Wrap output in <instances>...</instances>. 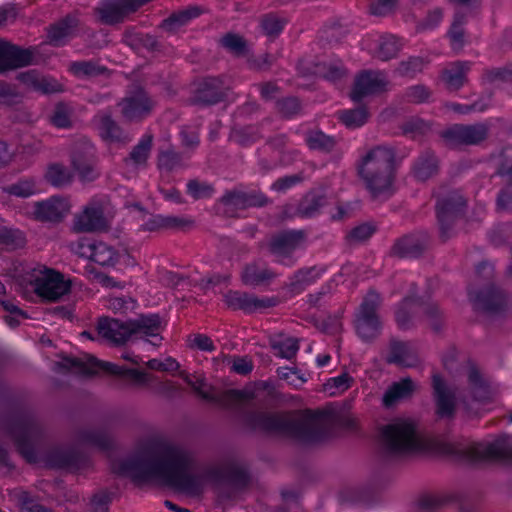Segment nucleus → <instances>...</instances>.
Masks as SVG:
<instances>
[{"instance_id": "f257e3e1", "label": "nucleus", "mask_w": 512, "mask_h": 512, "mask_svg": "<svg viewBox=\"0 0 512 512\" xmlns=\"http://www.w3.org/2000/svg\"><path fill=\"white\" fill-rule=\"evenodd\" d=\"M181 377L204 400L217 404L227 410L241 414L242 422L252 430L284 435L306 443L322 441L326 438L333 423L330 411H307L299 416L287 413H270L247 409L248 402L254 398L250 389L228 390L216 393L201 375L193 377L182 372Z\"/></svg>"}, {"instance_id": "f03ea898", "label": "nucleus", "mask_w": 512, "mask_h": 512, "mask_svg": "<svg viewBox=\"0 0 512 512\" xmlns=\"http://www.w3.org/2000/svg\"><path fill=\"white\" fill-rule=\"evenodd\" d=\"M112 468L134 480L155 481L192 496L202 494L205 480L219 481L226 476L221 466L210 467L203 475L194 474L193 452L170 441L154 443L133 457L114 463Z\"/></svg>"}, {"instance_id": "7ed1b4c3", "label": "nucleus", "mask_w": 512, "mask_h": 512, "mask_svg": "<svg viewBox=\"0 0 512 512\" xmlns=\"http://www.w3.org/2000/svg\"><path fill=\"white\" fill-rule=\"evenodd\" d=\"M395 151L379 145L367 152L359 164V175L374 198L391 196L394 192Z\"/></svg>"}, {"instance_id": "20e7f679", "label": "nucleus", "mask_w": 512, "mask_h": 512, "mask_svg": "<svg viewBox=\"0 0 512 512\" xmlns=\"http://www.w3.org/2000/svg\"><path fill=\"white\" fill-rule=\"evenodd\" d=\"M381 439L385 453L392 457L419 453L429 448L427 441L410 420L399 419L385 426Z\"/></svg>"}, {"instance_id": "39448f33", "label": "nucleus", "mask_w": 512, "mask_h": 512, "mask_svg": "<svg viewBox=\"0 0 512 512\" xmlns=\"http://www.w3.org/2000/svg\"><path fill=\"white\" fill-rule=\"evenodd\" d=\"M62 365L83 376L105 373L129 377L140 384H146L149 381V375L143 371L111 362L99 361L88 355L83 358L66 357L62 361Z\"/></svg>"}, {"instance_id": "423d86ee", "label": "nucleus", "mask_w": 512, "mask_h": 512, "mask_svg": "<svg viewBox=\"0 0 512 512\" xmlns=\"http://www.w3.org/2000/svg\"><path fill=\"white\" fill-rule=\"evenodd\" d=\"M411 287L410 294L401 301L395 310V321L398 327L402 330L411 328L421 312L433 329L438 330L440 310L437 304L417 298L413 283H411Z\"/></svg>"}, {"instance_id": "0eeeda50", "label": "nucleus", "mask_w": 512, "mask_h": 512, "mask_svg": "<svg viewBox=\"0 0 512 512\" xmlns=\"http://www.w3.org/2000/svg\"><path fill=\"white\" fill-rule=\"evenodd\" d=\"M381 304V295L375 290H370L355 313L354 326L357 335L363 341H372L381 333L382 322L378 314Z\"/></svg>"}, {"instance_id": "6e6552de", "label": "nucleus", "mask_w": 512, "mask_h": 512, "mask_svg": "<svg viewBox=\"0 0 512 512\" xmlns=\"http://www.w3.org/2000/svg\"><path fill=\"white\" fill-rule=\"evenodd\" d=\"M8 434L20 454L29 463H35L38 459L36 446L41 435L38 423L29 416L18 417L9 426Z\"/></svg>"}, {"instance_id": "1a4fd4ad", "label": "nucleus", "mask_w": 512, "mask_h": 512, "mask_svg": "<svg viewBox=\"0 0 512 512\" xmlns=\"http://www.w3.org/2000/svg\"><path fill=\"white\" fill-rule=\"evenodd\" d=\"M30 281L36 294L49 301H57L70 291V281L44 265H38L31 271Z\"/></svg>"}, {"instance_id": "9d476101", "label": "nucleus", "mask_w": 512, "mask_h": 512, "mask_svg": "<svg viewBox=\"0 0 512 512\" xmlns=\"http://www.w3.org/2000/svg\"><path fill=\"white\" fill-rule=\"evenodd\" d=\"M151 0H100L95 8L99 21L105 25L124 22L128 16L136 12Z\"/></svg>"}, {"instance_id": "9b49d317", "label": "nucleus", "mask_w": 512, "mask_h": 512, "mask_svg": "<svg viewBox=\"0 0 512 512\" xmlns=\"http://www.w3.org/2000/svg\"><path fill=\"white\" fill-rule=\"evenodd\" d=\"M465 454L470 461L512 459V437L504 436L491 442L473 443Z\"/></svg>"}, {"instance_id": "f8f14e48", "label": "nucleus", "mask_w": 512, "mask_h": 512, "mask_svg": "<svg viewBox=\"0 0 512 512\" xmlns=\"http://www.w3.org/2000/svg\"><path fill=\"white\" fill-rule=\"evenodd\" d=\"M465 199L456 191L448 193L445 197L438 198L436 204V215L440 227L441 236L447 239L451 236L455 220L461 214Z\"/></svg>"}, {"instance_id": "ddd939ff", "label": "nucleus", "mask_w": 512, "mask_h": 512, "mask_svg": "<svg viewBox=\"0 0 512 512\" xmlns=\"http://www.w3.org/2000/svg\"><path fill=\"white\" fill-rule=\"evenodd\" d=\"M304 234L301 231H287L275 236L270 243V251L276 261L290 267L296 262L295 252L301 248Z\"/></svg>"}, {"instance_id": "4468645a", "label": "nucleus", "mask_w": 512, "mask_h": 512, "mask_svg": "<svg viewBox=\"0 0 512 512\" xmlns=\"http://www.w3.org/2000/svg\"><path fill=\"white\" fill-rule=\"evenodd\" d=\"M488 136V126L484 123L453 125L443 132L444 139L451 145H477Z\"/></svg>"}, {"instance_id": "2eb2a0df", "label": "nucleus", "mask_w": 512, "mask_h": 512, "mask_svg": "<svg viewBox=\"0 0 512 512\" xmlns=\"http://www.w3.org/2000/svg\"><path fill=\"white\" fill-rule=\"evenodd\" d=\"M388 81L384 73L379 71H364L355 80L351 98L359 102L362 98L380 93L387 87Z\"/></svg>"}, {"instance_id": "dca6fc26", "label": "nucleus", "mask_w": 512, "mask_h": 512, "mask_svg": "<svg viewBox=\"0 0 512 512\" xmlns=\"http://www.w3.org/2000/svg\"><path fill=\"white\" fill-rule=\"evenodd\" d=\"M119 105L124 118L129 121H137L150 114L154 103L144 90L139 89L127 95Z\"/></svg>"}, {"instance_id": "f3484780", "label": "nucleus", "mask_w": 512, "mask_h": 512, "mask_svg": "<svg viewBox=\"0 0 512 512\" xmlns=\"http://www.w3.org/2000/svg\"><path fill=\"white\" fill-rule=\"evenodd\" d=\"M432 388L437 414L440 417H451L456 406L455 391L438 373L432 375Z\"/></svg>"}, {"instance_id": "a211bd4d", "label": "nucleus", "mask_w": 512, "mask_h": 512, "mask_svg": "<svg viewBox=\"0 0 512 512\" xmlns=\"http://www.w3.org/2000/svg\"><path fill=\"white\" fill-rule=\"evenodd\" d=\"M131 329V337L137 335L140 337L151 338L148 342L154 346H158L162 340L160 333L163 325L162 320L158 314H144L140 315L137 319L129 321Z\"/></svg>"}, {"instance_id": "6ab92c4d", "label": "nucleus", "mask_w": 512, "mask_h": 512, "mask_svg": "<svg viewBox=\"0 0 512 512\" xmlns=\"http://www.w3.org/2000/svg\"><path fill=\"white\" fill-rule=\"evenodd\" d=\"M69 211V203L59 196L34 203L33 215L42 222H59Z\"/></svg>"}, {"instance_id": "aec40b11", "label": "nucleus", "mask_w": 512, "mask_h": 512, "mask_svg": "<svg viewBox=\"0 0 512 512\" xmlns=\"http://www.w3.org/2000/svg\"><path fill=\"white\" fill-rule=\"evenodd\" d=\"M386 361L400 367L412 368L419 364L420 359L415 344L392 340Z\"/></svg>"}, {"instance_id": "412c9836", "label": "nucleus", "mask_w": 512, "mask_h": 512, "mask_svg": "<svg viewBox=\"0 0 512 512\" xmlns=\"http://www.w3.org/2000/svg\"><path fill=\"white\" fill-rule=\"evenodd\" d=\"M104 212L99 204H90L75 215L73 229L76 232H95L106 227Z\"/></svg>"}, {"instance_id": "4be33fe9", "label": "nucleus", "mask_w": 512, "mask_h": 512, "mask_svg": "<svg viewBox=\"0 0 512 512\" xmlns=\"http://www.w3.org/2000/svg\"><path fill=\"white\" fill-rule=\"evenodd\" d=\"M98 335L111 344H123L131 338L129 322L104 317L97 324Z\"/></svg>"}, {"instance_id": "5701e85b", "label": "nucleus", "mask_w": 512, "mask_h": 512, "mask_svg": "<svg viewBox=\"0 0 512 512\" xmlns=\"http://www.w3.org/2000/svg\"><path fill=\"white\" fill-rule=\"evenodd\" d=\"M33 54L29 49H20L0 41V72L26 66L32 63Z\"/></svg>"}, {"instance_id": "b1692460", "label": "nucleus", "mask_w": 512, "mask_h": 512, "mask_svg": "<svg viewBox=\"0 0 512 512\" xmlns=\"http://www.w3.org/2000/svg\"><path fill=\"white\" fill-rule=\"evenodd\" d=\"M224 301L228 307L234 310H243L247 313L272 305L271 300L268 298H258L252 294L240 291H229L224 295Z\"/></svg>"}, {"instance_id": "393cba45", "label": "nucleus", "mask_w": 512, "mask_h": 512, "mask_svg": "<svg viewBox=\"0 0 512 512\" xmlns=\"http://www.w3.org/2000/svg\"><path fill=\"white\" fill-rule=\"evenodd\" d=\"M222 202L226 207V213H233L234 210L238 209L262 206L265 203V197L254 192L234 191L224 195Z\"/></svg>"}, {"instance_id": "a878e982", "label": "nucleus", "mask_w": 512, "mask_h": 512, "mask_svg": "<svg viewBox=\"0 0 512 512\" xmlns=\"http://www.w3.org/2000/svg\"><path fill=\"white\" fill-rule=\"evenodd\" d=\"M418 385L410 377L402 378L393 382L385 391L382 397V403L385 407L390 408L402 400H406L414 394Z\"/></svg>"}, {"instance_id": "bb28decb", "label": "nucleus", "mask_w": 512, "mask_h": 512, "mask_svg": "<svg viewBox=\"0 0 512 512\" xmlns=\"http://www.w3.org/2000/svg\"><path fill=\"white\" fill-rule=\"evenodd\" d=\"M470 69L469 61L452 62L443 69L441 79L449 90L457 91L465 84Z\"/></svg>"}, {"instance_id": "cd10ccee", "label": "nucleus", "mask_w": 512, "mask_h": 512, "mask_svg": "<svg viewBox=\"0 0 512 512\" xmlns=\"http://www.w3.org/2000/svg\"><path fill=\"white\" fill-rule=\"evenodd\" d=\"M18 79L28 88L42 93H55L62 90L57 80L40 75L36 70L21 73Z\"/></svg>"}, {"instance_id": "c85d7f7f", "label": "nucleus", "mask_w": 512, "mask_h": 512, "mask_svg": "<svg viewBox=\"0 0 512 512\" xmlns=\"http://www.w3.org/2000/svg\"><path fill=\"white\" fill-rule=\"evenodd\" d=\"M78 23L79 21L76 16L68 15L53 25L48 32L50 43L54 46L64 45L75 34Z\"/></svg>"}, {"instance_id": "c756f323", "label": "nucleus", "mask_w": 512, "mask_h": 512, "mask_svg": "<svg viewBox=\"0 0 512 512\" xmlns=\"http://www.w3.org/2000/svg\"><path fill=\"white\" fill-rule=\"evenodd\" d=\"M470 297L480 309L487 312H498L506 304L504 293L494 287L481 291L475 296L470 293Z\"/></svg>"}, {"instance_id": "7c9ffc66", "label": "nucleus", "mask_w": 512, "mask_h": 512, "mask_svg": "<svg viewBox=\"0 0 512 512\" xmlns=\"http://www.w3.org/2000/svg\"><path fill=\"white\" fill-rule=\"evenodd\" d=\"M241 278L246 285L258 286L271 281L275 274L263 263L254 262L243 269Z\"/></svg>"}, {"instance_id": "2f4dec72", "label": "nucleus", "mask_w": 512, "mask_h": 512, "mask_svg": "<svg viewBox=\"0 0 512 512\" xmlns=\"http://www.w3.org/2000/svg\"><path fill=\"white\" fill-rule=\"evenodd\" d=\"M88 257L101 266H113L117 263L119 254L104 242H93L87 245Z\"/></svg>"}, {"instance_id": "473e14b6", "label": "nucleus", "mask_w": 512, "mask_h": 512, "mask_svg": "<svg viewBox=\"0 0 512 512\" xmlns=\"http://www.w3.org/2000/svg\"><path fill=\"white\" fill-rule=\"evenodd\" d=\"M270 343L275 355L287 360L293 359L299 350L298 340L283 334L273 336Z\"/></svg>"}, {"instance_id": "72a5a7b5", "label": "nucleus", "mask_w": 512, "mask_h": 512, "mask_svg": "<svg viewBox=\"0 0 512 512\" xmlns=\"http://www.w3.org/2000/svg\"><path fill=\"white\" fill-rule=\"evenodd\" d=\"M437 167L435 155L430 151H426L415 162L413 174L418 180L425 181L437 172Z\"/></svg>"}, {"instance_id": "f704fd0d", "label": "nucleus", "mask_w": 512, "mask_h": 512, "mask_svg": "<svg viewBox=\"0 0 512 512\" xmlns=\"http://www.w3.org/2000/svg\"><path fill=\"white\" fill-rule=\"evenodd\" d=\"M200 14L199 9L191 7L176 13L163 20L161 27L169 33H175L182 26L188 24L190 20L196 18Z\"/></svg>"}, {"instance_id": "c9c22d12", "label": "nucleus", "mask_w": 512, "mask_h": 512, "mask_svg": "<svg viewBox=\"0 0 512 512\" xmlns=\"http://www.w3.org/2000/svg\"><path fill=\"white\" fill-rule=\"evenodd\" d=\"M466 370L475 400L483 403L487 402L491 398V392L479 371L474 366L466 367Z\"/></svg>"}, {"instance_id": "e433bc0d", "label": "nucleus", "mask_w": 512, "mask_h": 512, "mask_svg": "<svg viewBox=\"0 0 512 512\" xmlns=\"http://www.w3.org/2000/svg\"><path fill=\"white\" fill-rule=\"evenodd\" d=\"M224 97V91L217 79H207L197 93V101L203 104H215Z\"/></svg>"}, {"instance_id": "4c0bfd02", "label": "nucleus", "mask_w": 512, "mask_h": 512, "mask_svg": "<svg viewBox=\"0 0 512 512\" xmlns=\"http://www.w3.org/2000/svg\"><path fill=\"white\" fill-rule=\"evenodd\" d=\"M423 249V245L414 236H405L393 246V253L399 257H415Z\"/></svg>"}, {"instance_id": "58836bf2", "label": "nucleus", "mask_w": 512, "mask_h": 512, "mask_svg": "<svg viewBox=\"0 0 512 512\" xmlns=\"http://www.w3.org/2000/svg\"><path fill=\"white\" fill-rule=\"evenodd\" d=\"M153 136L149 133L144 134L138 144L133 148L129 155V160L137 166H144L150 155Z\"/></svg>"}, {"instance_id": "ea45409f", "label": "nucleus", "mask_w": 512, "mask_h": 512, "mask_svg": "<svg viewBox=\"0 0 512 512\" xmlns=\"http://www.w3.org/2000/svg\"><path fill=\"white\" fill-rule=\"evenodd\" d=\"M4 191L16 197L27 198L39 192L34 178H23L4 188Z\"/></svg>"}, {"instance_id": "a19ab883", "label": "nucleus", "mask_w": 512, "mask_h": 512, "mask_svg": "<svg viewBox=\"0 0 512 512\" xmlns=\"http://www.w3.org/2000/svg\"><path fill=\"white\" fill-rule=\"evenodd\" d=\"M323 273L324 269L318 267L300 269L294 274L291 285L293 289H303L316 282Z\"/></svg>"}, {"instance_id": "79ce46f5", "label": "nucleus", "mask_w": 512, "mask_h": 512, "mask_svg": "<svg viewBox=\"0 0 512 512\" xmlns=\"http://www.w3.org/2000/svg\"><path fill=\"white\" fill-rule=\"evenodd\" d=\"M98 128L101 136L110 141H122V131L110 115H99Z\"/></svg>"}, {"instance_id": "37998d69", "label": "nucleus", "mask_w": 512, "mask_h": 512, "mask_svg": "<svg viewBox=\"0 0 512 512\" xmlns=\"http://www.w3.org/2000/svg\"><path fill=\"white\" fill-rule=\"evenodd\" d=\"M456 501L455 495L452 493H439L433 495L424 496L420 500V505L423 509H426L430 512H436L437 510L449 505Z\"/></svg>"}, {"instance_id": "c03bdc74", "label": "nucleus", "mask_w": 512, "mask_h": 512, "mask_svg": "<svg viewBox=\"0 0 512 512\" xmlns=\"http://www.w3.org/2000/svg\"><path fill=\"white\" fill-rule=\"evenodd\" d=\"M339 119L349 128H357L365 124L368 119L366 108L343 110L339 113Z\"/></svg>"}, {"instance_id": "a18cd8bd", "label": "nucleus", "mask_w": 512, "mask_h": 512, "mask_svg": "<svg viewBox=\"0 0 512 512\" xmlns=\"http://www.w3.org/2000/svg\"><path fill=\"white\" fill-rule=\"evenodd\" d=\"M11 497L18 502L23 510L27 512H52L38 504L25 490L14 489L11 492Z\"/></svg>"}, {"instance_id": "49530a36", "label": "nucleus", "mask_w": 512, "mask_h": 512, "mask_svg": "<svg viewBox=\"0 0 512 512\" xmlns=\"http://www.w3.org/2000/svg\"><path fill=\"white\" fill-rule=\"evenodd\" d=\"M137 302L130 296L112 295L105 300V306L115 313H126L135 309Z\"/></svg>"}, {"instance_id": "de8ad7c7", "label": "nucleus", "mask_w": 512, "mask_h": 512, "mask_svg": "<svg viewBox=\"0 0 512 512\" xmlns=\"http://www.w3.org/2000/svg\"><path fill=\"white\" fill-rule=\"evenodd\" d=\"M46 180L53 186H63L70 182L71 174L67 168L60 164H51L45 173Z\"/></svg>"}, {"instance_id": "09e8293b", "label": "nucleus", "mask_w": 512, "mask_h": 512, "mask_svg": "<svg viewBox=\"0 0 512 512\" xmlns=\"http://www.w3.org/2000/svg\"><path fill=\"white\" fill-rule=\"evenodd\" d=\"M401 44L394 35H386L379 40L378 57L388 60L394 57L399 51Z\"/></svg>"}, {"instance_id": "8fccbe9b", "label": "nucleus", "mask_w": 512, "mask_h": 512, "mask_svg": "<svg viewBox=\"0 0 512 512\" xmlns=\"http://www.w3.org/2000/svg\"><path fill=\"white\" fill-rule=\"evenodd\" d=\"M464 23V14L458 10L455 13L454 21L450 30L451 46L458 51L464 46V32L462 24Z\"/></svg>"}, {"instance_id": "3c124183", "label": "nucleus", "mask_w": 512, "mask_h": 512, "mask_svg": "<svg viewBox=\"0 0 512 512\" xmlns=\"http://www.w3.org/2000/svg\"><path fill=\"white\" fill-rule=\"evenodd\" d=\"M183 166L182 157L172 149L161 151L158 156L160 170L172 171Z\"/></svg>"}, {"instance_id": "603ef678", "label": "nucleus", "mask_w": 512, "mask_h": 512, "mask_svg": "<svg viewBox=\"0 0 512 512\" xmlns=\"http://www.w3.org/2000/svg\"><path fill=\"white\" fill-rule=\"evenodd\" d=\"M307 145L311 149L330 151L335 144V141L332 137L327 136L321 131H314L307 135L306 137Z\"/></svg>"}, {"instance_id": "864d4df0", "label": "nucleus", "mask_w": 512, "mask_h": 512, "mask_svg": "<svg viewBox=\"0 0 512 512\" xmlns=\"http://www.w3.org/2000/svg\"><path fill=\"white\" fill-rule=\"evenodd\" d=\"M352 382L353 378L349 374L343 373L336 377L330 378L325 383L324 387L330 395H336L349 389L352 385Z\"/></svg>"}, {"instance_id": "5fc2aeb1", "label": "nucleus", "mask_w": 512, "mask_h": 512, "mask_svg": "<svg viewBox=\"0 0 512 512\" xmlns=\"http://www.w3.org/2000/svg\"><path fill=\"white\" fill-rule=\"evenodd\" d=\"M490 97H483L471 105L451 103L448 107L456 113L468 114L471 112H483L490 106Z\"/></svg>"}, {"instance_id": "6e6d98bb", "label": "nucleus", "mask_w": 512, "mask_h": 512, "mask_svg": "<svg viewBox=\"0 0 512 512\" xmlns=\"http://www.w3.org/2000/svg\"><path fill=\"white\" fill-rule=\"evenodd\" d=\"M277 374L281 379H284L288 382L289 385L294 388L301 387L305 382H307V378L300 373L297 369H292L289 367H280L277 369Z\"/></svg>"}, {"instance_id": "4d7b16f0", "label": "nucleus", "mask_w": 512, "mask_h": 512, "mask_svg": "<svg viewBox=\"0 0 512 512\" xmlns=\"http://www.w3.org/2000/svg\"><path fill=\"white\" fill-rule=\"evenodd\" d=\"M187 192L194 199H201L212 196L213 188L206 182H201L199 180H190L187 183Z\"/></svg>"}, {"instance_id": "13d9d810", "label": "nucleus", "mask_w": 512, "mask_h": 512, "mask_svg": "<svg viewBox=\"0 0 512 512\" xmlns=\"http://www.w3.org/2000/svg\"><path fill=\"white\" fill-rule=\"evenodd\" d=\"M69 70L77 77L93 76L99 73V67L91 61L72 62Z\"/></svg>"}, {"instance_id": "bf43d9fd", "label": "nucleus", "mask_w": 512, "mask_h": 512, "mask_svg": "<svg viewBox=\"0 0 512 512\" xmlns=\"http://www.w3.org/2000/svg\"><path fill=\"white\" fill-rule=\"evenodd\" d=\"M424 61L421 57H411L407 61L401 62L398 72L402 76L413 77L424 68Z\"/></svg>"}, {"instance_id": "052dcab7", "label": "nucleus", "mask_w": 512, "mask_h": 512, "mask_svg": "<svg viewBox=\"0 0 512 512\" xmlns=\"http://www.w3.org/2000/svg\"><path fill=\"white\" fill-rule=\"evenodd\" d=\"M326 204V198L319 193L313 192L306 196L303 202V211L306 215H313Z\"/></svg>"}, {"instance_id": "680f3d73", "label": "nucleus", "mask_w": 512, "mask_h": 512, "mask_svg": "<svg viewBox=\"0 0 512 512\" xmlns=\"http://www.w3.org/2000/svg\"><path fill=\"white\" fill-rule=\"evenodd\" d=\"M222 45L229 51L241 55L246 51V43L244 39L236 34H227L222 38Z\"/></svg>"}, {"instance_id": "e2e57ef3", "label": "nucleus", "mask_w": 512, "mask_h": 512, "mask_svg": "<svg viewBox=\"0 0 512 512\" xmlns=\"http://www.w3.org/2000/svg\"><path fill=\"white\" fill-rule=\"evenodd\" d=\"M123 40L127 45L131 47H136L139 44L150 45L151 47L155 45L154 38L148 35L144 36L142 34H139L130 28L125 31Z\"/></svg>"}, {"instance_id": "0e129e2a", "label": "nucleus", "mask_w": 512, "mask_h": 512, "mask_svg": "<svg viewBox=\"0 0 512 512\" xmlns=\"http://www.w3.org/2000/svg\"><path fill=\"white\" fill-rule=\"evenodd\" d=\"M146 365L152 370L167 372L176 371L180 367L179 363L171 357H168L163 361L159 359H151L146 363Z\"/></svg>"}, {"instance_id": "69168bd1", "label": "nucleus", "mask_w": 512, "mask_h": 512, "mask_svg": "<svg viewBox=\"0 0 512 512\" xmlns=\"http://www.w3.org/2000/svg\"><path fill=\"white\" fill-rule=\"evenodd\" d=\"M496 206L498 211L511 212L512 211V186L509 185L500 190Z\"/></svg>"}, {"instance_id": "338daca9", "label": "nucleus", "mask_w": 512, "mask_h": 512, "mask_svg": "<svg viewBox=\"0 0 512 512\" xmlns=\"http://www.w3.org/2000/svg\"><path fill=\"white\" fill-rule=\"evenodd\" d=\"M302 181L299 175H289L276 180L271 188L277 192L284 193Z\"/></svg>"}, {"instance_id": "774afa93", "label": "nucleus", "mask_w": 512, "mask_h": 512, "mask_svg": "<svg viewBox=\"0 0 512 512\" xmlns=\"http://www.w3.org/2000/svg\"><path fill=\"white\" fill-rule=\"evenodd\" d=\"M430 96V91L423 85H415L407 89L406 98L410 102L421 103Z\"/></svg>"}]
</instances>
